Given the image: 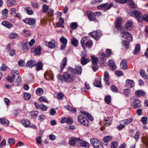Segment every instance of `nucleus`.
<instances>
[{
  "instance_id": "052dcab7",
  "label": "nucleus",
  "mask_w": 148,
  "mask_h": 148,
  "mask_svg": "<svg viewBox=\"0 0 148 148\" xmlns=\"http://www.w3.org/2000/svg\"><path fill=\"white\" fill-rule=\"evenodd\" d=\"M147 117H143L141 119V121L142 123L144 124L147 123Z\"/></svg>"
},
{
  "instance_id": "4468645a",
  "label": "nucleus",
  "mask_w": 148,
  "mask_h": 148,
  "mask_svg": "<svg viewBox=\"0 0 148 148\" xmlns=\"http://www.w3.org/2000/svg\"><path fill=\"white\" fill-rule=\"evenodd\" d=\"M23 21L25 23L29 25L34 24L35 23V21L34 19L31 18H27L24 19L23 20Z\"/></svg>"
},
{
  "instance_id": "72a5a7b5",
  "label": "nucleus",
  "mask_w": 148,
  "mask_h": 148,
  "mask_svg": "<svg viewBox=\"0 0 148 148\" xmlns=\"http://www.w3.org/2000/svg\"><path fill=\"white\" fill-rule=\"evenodd\" d=\"M0 122L2 124L7 126L9 123V121L5 118L0 119Z\"/></svg>"
},
{
  "instance_id": "2eb2a0df",
  "label": "nucleus",
  "mask_w": 148,
  "mask_h": 148,
  "mask_svg": "<svg viewBox=\"0 0 148 148\" xmlns=\"http://www.w3.org/2000/svg\"><path fill=\"white\" fill-rule=\"evenodd\" d=\"M108 65L110 68L111 69L114 70L116 69V66L115 65L114 62L113 60H109L108 62Z\"/></svg>"
},
{
  "instance_id": "4d7b16f0",
  "label": "nucleus",
  "mask_w": 148,
  "mask_h": 148,
  "mask_svg": "<svg viewBox=\"0 0 148 148\" xmlns=\"http://www.w3.org/2000/svg\"><path fill=\"white\" fill-rule=\"evenodd\" d=\"M31 97L30 94L27 93H25L24 94V99L26 100L29 99Z\"/></svg>"
},
{
  "instance_id": "473e14b6",
  "label": "nucleus",
  "mask_w": 148,
  "mask_h": 148,
  "mask_svg": "<svg viewBox=\"0 0 148 148\" xmlns=\"http://www.w3.org/2000/svg\"><path fill=\"white\" fill-rule=\"evenodd\" d=\"M72 45L75 47H77L78 45V40L75 38H73L71 39Z\"/></svg>"
},
{
  "instance_id": "b1692460",
  "label": "nucleus",
  "mask_w": 148,
  "mask_h": 148,
  "mask_svg": "<svg viewBox=\"0 0 148 148\" xmlns=\"http://www.w3.org/2000/svg\"><path fill=\"white\" fill-rule=\"evenodd\" d=\"M109 78V73L107 71H105L104 73V80L106 82V84L109 85L108 80Z\"/></svg>"
},
{
  "instance_id": "20e7f679",
  "label": "nucleus",
  "mask_w": 148,
  "mask_h": 148,
  "mask_svg": "<svg viewBox=\"0 0 148 148\" xmlns=\"http://www.w3.org/2000/svg\"><path fill=\"white\" fill-rule=\"evenodd\" d=\"M83 114H79L78 117V121L85 127H88L89 125L88 121L87 118Z\"/></svg>"
},
{
  "instance_id": "864d4df0",
  "label": "nucleus",
  "mask_w": 148,
  "mask_h": 148,
  "mask_svg": "<svg viewBox=\"0 0 148 148\" xmlns=\"http://www.w3.org/2000/svg\"><path fill=\"white\" fill-rule=\"evenodd\" d=\"M49 6L48 5L45 4L43 5L42 7V12L44 13L47 12L48 10Z\"/></svg>"
},
{
  "instance_id": "3c124183",
  "label": "nucleus",
  "mask_w": 148,
  "mask_h": 148,
  "mask_svg": "<svg viewBox=\"0 0 148 148\" xmlns=\"http://www.w3.org/2000/svg\"><path fill=\"white\" fill-rule=\"evenodd\" d=\"M126 3L131 6L132 8H135L134 3L132 0H126Z\"/></svg>"
},
{
  "instance_id": "4be33fe9",
  "label": "nucleus",
  "mask_w": 148,
  "mask_h": 148,
  "mask_svg": "<svg viewBox=\"0 0 148 148\" xmlns=\"http://www.w3.org/2000/svg\"><path fill=\"white\" fill-rule=\"evenodd\" d=\"M90 143L94 148L100 142L98 140L95 138H92L90 140Z\"/></svg>"
},
{
  "instance_id": "9b49d317",
  "label": "nucleus",
  "mask_w": 148,
  "mask_h": 148,
  "mask_svg": "<svg viewBox=\"0 0 148 148\" xmlns=\"http://www.w3.org/2000/svg\"><path fill=\"white\" fill-rule=\"evenodd\" d=\"M112 6V3H110L108 5V3H107L99 5L98 6V8L99 9H104V10H106L110 9Z\"/></svg>"
},
{
  "instance_id": "6e6552de",
  "label": "nucleus",
  "mask_w": 148,
  "mask_h": 148,
  "mask_svg": "<svg viewBox=\"0 0 148 148\" xmlns=\"http://www.w3.org/2000/svg\"><path fill=\"white\" fill-rule=\"evenodd\" d=\"M89 35L95 40H98L102 36V33L99 30H97L89 33Z\"/></svg>"
},
{
  "instance_id": "9d476101",
  "label": "nucleus",
  "mask_w": 148,
  "mask_h": 148,
  "mask_svg": "<svg viewBox=\"0 0 148 148\" xmlns=\"http://www.w3.org/2000/svg\"><path fill=\"white\" fill-rule=\"evenodd\" d=\"M89 20L91 21H97V20L95 16V13L90 11H87L86 12Z\"/></svg>"
},
{
  "instance_id": "e2e57ef3",
  "label": "nucleus",
  "mask_w": 148,
  "mask_h": 148,
  "mask_svg": "<svg viewBox=\"0 0 148 148\" xmlns=\"http://www.w3.org/2000/svg\"><path fill=\"white\" fill-rule=\"evenodd\" d=\"M66 123L68 124H71L73 122V120L70 117H68L67 118H66Z\"/></svg>"
},
{
  "instance_id": "ea45409f",
  "label": "nucleus",
  "mask_w": 148,
  "mask_h": 148,
  "mask_svg": "<svg viewBox=\"0 0 148 148\" xmlns=\"http://www.w3.org/2000/svg\"><path fill=\"white\" fill-rule=\"evenodd\" d=\"M25 10H26L27 14L29 15H32L34 13L33 11L29 7L25 8Z\"/></svg>"
},
{
  "instance_id": "cd10ccee",
  "label": "nucleus",
  "mask_w": 148,
  "mask_h": 148,
  "mask_svg": "<svg viewBox=\"0 0 148 148\" xmlns=\"http://www.w3.org/2000/svg\"><path fill=\"white\" fill-rule=\"evenodd\" d=\"M82 68L78 66L74 70V72L75 74L80 75L82 72Z\"/></svg>"
},
{
  "instance_id": "603ef678",
  "label": "nucleus",
  "mask_w": 148,
  "mask_h": 148,
  "mask_svg": "<svg viewBox=\"0 0 148 148\" xmlns=\"http://www.w3.org/2000/svg\"><path fill=\"white\" fill-rule=\"evenodd\" d=\"M23 34L25 36L28 37L30 35V32L29 30L24 29L23 31Z\"/></svg>"
},
{
  "instance_id": "6ab92c4d",
  "label": "nucleus",
  "mask_w": 148,
  "mask_h": 148,
  "mask_svg": "<svg viewBox=\"0 0 148 148\" xmlns=\"http://www.w3.org/2000/svg\"><path fill=\"white\" fill-rule=\"evenodd\" d=\"M120 66L121 69L126 70L127 69V60L123 59L120 64Z\"/></svg>"
},
{
  "instance_id": "0e129e2a",
  "label": "nucleus",
  "mask_w": 148,
  "mask_h": 148,
  "mask_svg": "<svg viewBox=\"0 0 148 148\" xmlns=\"http://www.w3.org/2000/svg\"><path fill=\"white\" fill-rule=\"evenodd\" d=\"M40 108L41 110L43 111H46L47 109V107L44 104L40 105Z\"/></svg>"
},
{
  "instance_id": "58836bf2",
  "label": "nucleus",
  "mask_w": 148,
  "mask_h": 148,
  "mask_svg": "<svg viewBox=\"0 0 148 148\" xmlns=\"http://www.w3.org/2000/svg\"><path fill=\"white\" fill-rule=\"evenodd\" d=\"M133 24L132 22L130 20L127 21L125 24V28H130L132 27Z\"/></svg>"
},
{
  "instance_id": "a211bd4d",
  "label": "nucleus",
  "mask_w": 148,
  "mask_h": 148,
  "mask_svg": "<svg viewBox=\"0 0 148 148\" xmlns=\"http://www.w3.org/2000/svg\"><path fill=\"white\" fill-rule=\"evenodd\" d=\"M45 77L48 80H52L53 78V75L51 72H47L45 73L44 75Z\"/></svg>"
},
{
  "instance_id": "4c0bfd02",
  "label": "nucleus",
  "mask_w": 148,
  "mask_h": 148,
  "mask_svg": "<svg viewBox=\"0 0 148 148\" xmlns=\"http://www.w3.org/2000/svg\"><path fill=\"white\" fill-rule=\"evenodd\" d=\"M140 46L139 44H137L136 46L135 47V48L134 49V53L135 54H137L140 51Z\"/></svg>"
},
{
  "instance_id": "0eeeda50",
  "label": "nucleus",
  "mask_w": 148,
  "mask_h": 148,
  "mask_svg": "<svg viewBox=\"0 0 148 148\" xmlns=\"http://www.w3.org/2000/svg\"><path fill=\"white\" fill-rule=\"evenodd\" d=\"M121 37L127 39L130 41H132L133 40L132 36L128 32L123 31L121 32Z\"/></svg>"
},
{
  "instance_id": "412c9836",
  "label": "nucleus",
  "mask_w": 148,
  "mask_h": 148,
  "mask_svg": "<svg viewBox=\"0 0 148 148\" xmlns=\"http://www.w3.org/2000/svg\"><path fill=\"white\" fill-rule=\"evenodd\" d=\"M80 112L86 116L90 120L92 121L94 120V118L92 117V115L86 112H84L83 110H81L80 111Z\"/></svg>"
},
{
  "instance_id": "37998d69",
  "label": "nucleus",
  "mask_w": 148,
  "mask_h": 148,
  "mask_svg": "<svg viewBox=\"0 0 148 148\" xmlns=\"http://www.w3.org/2000/svg\"><path fill=\"white\" fill-rule=\"evenodd\" d=\"M42 68V63L40 62H39L37 64L36 66V70L37 71L40 70Z\"/></svg>"
},
{
  "instance_id": "a18cd8bd",
  "label": "nucleus",
  "mask_w": 148,
  "mask_h": 148,
  "mask_svg": "<svg viewBox=\"0 0 148 148\" xmlns=\"http://www.w3.org/2000/svg\"><path fill=\"white\" fill-rule=\"evenodd\" d=\"M16 1L15 0H7V4L8 6H12L15 4Z\"/></svg>"
},
{
  "instance_id": "bf43d9fd",
  "label": "nucleus",
  "mask_w": 148,
  "mask_h": 148,
  "mask_svg": "<svg viewBox=\"0 0 148 148\" xmlns=\"http://www.w3.org/2000/svg\"><path fill=\"white\" fill-rule=\"evenodd\" d=\"M115 75L118 76H121L123 75V73L121 71L117 70L115 71Z\"/></svg>"
},
{
  "instance_id": "bb28decb",
  "label": "nucleus",
  "mask_w": 148,
  "mask_h": 148,
  "mask_svg": "<svg viewBox=\"0 0 148 148\" xmlns=\"http://www.w3.org/2000/svg\"><path fill=\"white\" fill-rule=\"evenodd\" d=\"M90 60V58H86L82 57L81 59V63L82 64L85 65L89 62Z\"/></svg>"
},
{
  "instance_id": "423d86ee",
  "label": "nucleus",
  "mask_w": 148,
  "mask_h": 148,
  "mask_svg": "<svg viewBox=\"0 0 148 148\" xmlns=\"http://www.w3.org/2000/svg\"><path fill=\"white\" fill-rule=\"evenodd\" d=\"M130 103L132 107L134 108H138L140 106L139 101L138 99L134 97H133L131 99Z\"/></svg>"
},
{
  "instance_id": "39448f33",
  "label": "nucleus",
  "mask_w": 148,
  "mask_h": 148,
  "mask_svg": "<svg viewBox=\"0 0 148 148\" xmlns=\"http://www.w3.org/2000/svg\"><path fill=\"white\" fill-rule=\"evenodd\" d=\"M77 145L78 146L88 148L89 144L87 142L83 140L81 137L77 138Z\"/></svg>"
},
{
  "instance_id": "ddd939ff",
  "label": "nucleus",
  "mask_w": 148,
  "mask_h": 148,
  "mask_svg": "<svg viewBox=\"0 0 148 148\" xmlns=\"http://www.w3.org/2000/svg\"><path fill=\"white\" fill-rule=\"evenodd\" d=\"M77 138L72 137L69 140V144L72 147H74L77 144Z\"/></svg>"
},
{
  "instance_id": "09e8293b",
  "label": "nucleus",
  "mask_w": 148,
  "mask_h": 148,
  "mask_svg": "<svg viewBox=\"0 0 148 148\" xmlns=\"http://www.w3.org/2000/svg\"><path fill=\"white\" fill-rule=\"evenodd\" d=\"M94 85L95 86L101 88L102 86L100 80L98 81H95L94 83Z\"/></svg>"
},
{
  "instance_id": "c9c22d12",
  "label": "nucleus",
  "mask_w": 148,
  "mask_h": 148,
  "mask_svg": "<svg viewBox=\"0 0 148 148\" xmlns=\"http://www.w3.org/2000/svg\"><path fill=\"white\" fill-rule=\"evenodd\" d=\"M18 37L19 35L15 33H12L9 36V37L12 39L16 38Z\"/></svg>"
},
{
  "instance_id": "f03ea898",
  "label": "nucleus",
  "mask_w": 148,
  "mask_h": 148,
  "mask_svg": "<svg viewBox=\"0 0 148 148\" xmlns=\"http://www.w3.org/2000/svg\"><path fill=\"white\" fill-rule=\"evenodd\" d=\"M133 13V14L139 21L141 22L144 20L148 22V14L143 16L140 12L136 10H134Z\"/></svg>"
},
{
  "instance_id": "2f4dec72",
  "label": "nucleus",
  "mask_w": 148,
  "mask_h": 148,
  "mask_svg": "<svg viewBox=\"0 0 148 148\" xmlns=\"http://www.w3.org/2000/svg\"><path fill=\"white\" fill-rule=\"evenodd\" d=\"M126 86L128 87L132 88L134 86V82L131 80H127L126 81Z\"/></svg>"
},
{
  "instance_id": "dca6fc26",
  "label": "nucleus",
  "mask_w": 148,
  "mask_h": 148,
  "mask_svg": "<svg viewBox=\"0 0 148 148\" xmlns=\"http://www.w3.org/2000/svg\"><path fill=\"white\" fill-rule=\"evenodd\" d=\"M67 58L66 57H64L62 60L60 64V68L61 71H62L64 69L67 64Z\"/></svg>"
},
{
  "instance_id": "6e6d98bb",
  "label": "nucleus",
  "mask_w": 148,
  "mask_h": 148,
  "mask_svg": "<svg viewBox=\"0 0 148 148\" xmlns=\"http://www.w3.org/2000/svg\"><path fill=\"white\" fill-rule=\"evenodd\" d=\"M123 45L125 47L127 48H128L129 47L130 42L127 41L125 40H123L122 42Z\"/></svg>"
},
{
  "instance_id": "c85d7f7f",
  "label": "nucleus",
  "mask_w": 148,
  "mask_h": 148,
  "mask_svg": "<svg viewBox=\"0 0 148 148\" xmlns=\"http://www.w3.org/2000/svg\"><path fill=\"white\" fill-rule=\"evenodd\" d=\"M88 38V37H84L81 40V43L82 45V46L84 50H86V47L84 46L85 42L87 41Z\"/></svg>"
},
{
  "instance_id": "338daca9",
  "label": "nucleus",
  "mask_w": 148,
  "mask_h": 148,
  "mask_svg": "<svg viewBox=\"0 0 148 148\" xmlns=\"http://www.w3.org/2000/svg\"><path fill=\"white\" fill-rule=\"evenodd\" d=\"M92 42L91 40L88 41L85 43L86 46L88 47H90L92 46Z\"/></svg>"
},
{
  "instance_id": "8fccbe9b",
  "label": "nucleus",
  "mask_w": 148,
  "mask_h": 148,
  "mask_svg": "<svg viewBox=\"0 0 148 148\" xmlns=\"http://www.w3.org/2000/svg\"><path fill=\"white\" fill-rule=\"evenodd\" d=\"M111 97L110 95H107L105 97V100L107 104H109L111 102Z\"/></svg>"
},
{
  "instance_id": "f257e3e1",
  "label": "nucleus",
  "mask_w": 148,
  "mask_h": 148,
  "mask_svg": "<svg viewBox=\"0 0 148 148\" xmlns=\"http://www.w3.org/2000/svg\"><path fill=\"white\" fill-rule=\"evenodd\" d=\"M7 80L10 82H12L14 80V85L19 86L21 84V79L18 71L15 70L13 72L12 75L6 77Z\"/></svg>"
},
{
  "instance_id": "f8f14e48",
  "label": "nucleus",
  "mask_w": 148,
  "mask_h": 148,
  "mask_svg": "<svg viewBox=\"0 0 148 148\" xmlns=\"http://www.w3.org/2000/svg\"><path fill=\"white\" fill-rule=\"evenodd\" d=\"M122 19L120 17L117 18L115 21V26L114 28H121Z\"/></svg>"
},
{
  "instance_id": "69168bd1",
  "label": "nucleus",
  "mask_w": 148,
  "mask_h": 148,
  "mask_svg": "<svg viewBox=\"0 0 148 148\" xmlns=\"http://www.w3.org/2000/svg\"><path fill=\"white\" fill-rule=\"evenodd\" d=\"M10 14L14 15L16 13V9L14 8H12L10 9Z\"/></svg>"
},
{
  "instance_id": "774afa93",
  "label": "nucleus",
  "mask_w": 148,
  "mask_h": 148,
  "mask_svg": "<svg viewBox=\"0 0 148 148\" xmlns=\"http://www.w3.org/2000/svg\"><path fill=\"white\" fill-rule=\"evenodd\" d=\"M112 148H116L117 146V143L116 142H112L110 145Z\"/></svg>"
},
{
  "instance_id": "5701e85b",
  "label": "nucleus",
  "mask_w": 148,
  "mask_h": 148,
  "mask_svg": "<svg viewBox=\"0 0 148 148\" xmlns=\"http://www.w3.org/2000/svg\"><path fill=\"white\" fill-rule=\"evenodd\" d=\"M135 94L138 97H140L145 95L146 93L143 90H138L135 91Z\"/></svg>"
},
{
  "instance_id": "49530a36",
  "label": "nucleus",
  "mask_w": 148,
  "mask_h": 148,
  "mask_svg": "<svg viewBox=\"0 0 148 148\" xmlns=\"http://www.w3.org/2000/svg\"><path fill=\"white\" fill-rule=\"evenodd\" d=\"M43 89L40 88H38L36 90V93L39 96L42 95L43 93Z\"/></svg>"
},
{
  "instance_id": "a19ab883",
  "label": "nucleus",
  "mask_w": 148,
  "mask_h": 148,
  "mask_svg": "<svg viewBox=\"0 0 148 148\" xmlns=\"http://www.w3.org/2000/svg\"><path fill=\"white\" fill-rule=\"evenodd\" d=\"M67 41V40L63 36H62L60 39V42L63 44L66 45Z\"/></svg>"
},
{
  "instance_id": "7ed1b4c3",
  "label": "nucleus",
  "mask_w": 148,
  "mask_h": 148,
  "mask_svg": "<svg viewBox=\"0 0 148 148\" xmlns=\"http://www.w3.org/2000/svg\"><path fill=\"white\" fill-rule=\"evenodd\" d=\"M75 79V76L71 73L66 72L64 74V81L66 83H72L74 81Z\"/></svg>"
},
{
  "instance_id": "5fc2aeb1",
  "label": "nucleus",
  "mask_w": 148,
  "mask_h": 148,
  "mask_svg": "<svg viewBox=\"0 0 148 148\" xmlns=\"http://www.w3.org/2000/svg\"><path fill=\"white\" fill-rule=\"evenodd\" d=\"M123 92L127 96H129L131 94L130 90L128 89H126L123 90Z\"/></svg>"
},
{
  "instance_id": "c756f323",
  "label": "nucleus",
  "mask_w": 148,
  "mask_h": 148,
  "mask_svg": "<svg viewBox=\"0 0 148 148\" xmlns=\"http://www.w3.org/2000/svg\"><path fill=\"white\" fill-rule=\"evenodd\" d=\"M28 44V42H26L24 44H22L21 45V47L23 51H26L28 50V48L27 46Z\"/></svg>"
},
{
  "instance_id": "e433bc0d",
  "label": "nucleus",
  "mask_w": 148,
  "mask_h": 148,
  "mask_svg": "<svg viewBox=\"0 0 148 148\" xmlns=\"http://www.w3.org/2000/svg\"><path fill=\"white\" fill-rule=\"evenodd\" d=\"M8 10L6 9H5L2 12V17L4 18H6L8 16Z\"/></svg>"
},
{
  "instance_id": "f3484780",
  "label": "nucleus",
  "mask_w": 148,
  "mask_h": 148,
  "mask_svg": "<svg viewBox=\"0 0 148 148\" xmlns=\"http://www.w3.org/2000/svg\"><path fill=\"white\" fill-rule=\"evenodd\" d=\"M133 119L132 118H130L126 119H125L120 121V124L124 125L126 126L132 122Z\"/></svg>"
},
{
  "instance_id": "7c9ffc66",
  "label": "nucleus",
  "mask_w": 148,
  "mask_h": 148,
  "mask_svg": "<svg viewBox=\"0 0 148 148\" xmlns=\"http://www.w3.org/2000/svg\"><path fill=\"white\" fill-rule=\"evenodd\" d=\"M2 24L7 28H11L13 27L12 25L8 21H3L2 22Z\"/></svg>"
},
{
  "instance_id": "79ce46f5",
  "label": "nucleus",
  "mask_w": 148,
  "mask_h": 148,
  "mask_svg": "<svg viewBox=\"0 0 148 148\" xmlns=\"http://www.w3.org/2000/svg\"><path fill=\"white\" fill-rule=\"evenodd\" d=\"M34 52L36 55L40 54L41 52L40 47L38 46L36 48L34 49Z\"/></svg>"
},
{
  "instance_id": "c03bdc74",
  "label": "nucleus",
  "mask_w": 148,
  "mask_h": 148,
  "mask_svg": "<svg viewBox=\"0 0 148 148\" xmlns=\"http://www.w3.org/2000/svg\"><path fill=\"white\" fill-rule=\"evenodd\" d=\"M112 139L111 136H107L104 137L103 138V140L106 143L110 141Z\"/></svg>"
},
{
  "instance_id": "393cba45",
  "label": "nucleus",
  "mask_w": 148,
  "mask_h": 148,
  "mask_svg": "<svg viewBox=\"0 0 148 148\" xmlns=\"http://www.w3.org/2000/svg\"><path fill=\"white\" fill-rule=\"evenodd\" d=\"M21 123L25 127H28L29 126L30 122L27 119H23L21 121Z\"/></svg>"
},
{
  "instance_id": "f704fd0d",
  "label": "nucleus",
  "mask_w": 148,
  "mask_h": 148,
  "mask_svg": "<svg viewBox=\"0 0 148 148\" xmlns=\"http://www.w3.org/2000/svg\"><path fill=\"white\" fill-rule=\"evenodd\" d=\"M105 121L106 122H108L106 123V126H108L111 124L112 121V119L111 117H108L106 118L105 119Z\"/></svg>"
},
{
  "instance_id": "1a4fd4ad",
  "label": "nucleus",
  "mask_w": 148,
  "mask_h": 148,
  "mask_svg": "<svg viewBox=\"0 0 148 148\" xmlns=\"http://www.w3.org/2000/svg\"><path fill=\"white\" fill-rule=\"evenodd\" d=\"M91 58L92 64V68L94 71H96L98 68V66L97 64L98 60L97 58L93 56H92Z\"/></svg>"
},
{
  "instance_id": "a878e982",
  "label": "nucleus",
  "mask_w": 148,
  "mask_h": 148,
  "mask_svg": "<svg viewBox=\"0 0 148 148\" xmlns=\"http://www.w3.org/2000/svg\"><path fill=\"white\" fill-rule=\"evenodd\" d=\"M47 45L49 48L53 49L56 46V42L55 41L52 40L48 42Z\"/></svg>"
},
{
  "instance_id": "680f3d73",
  "label": "nucleus",
  "mask_w": 148,
  "mask_h": 148,
  "mask_svg": "<svg viewBox=\"0 0 148 148\" xmlns=\"http://www.w3.org/2000/svg\"><path fill=\"white\" fill-rule=\"evenodd\" d=\"M78 27V25L77 22H73L70 24L71 28H77Z\"/></svg>"
},
{
  "instance_id": "aec40b11",
  "label": "nucleus",
  "mask_w": 148,
  "mask_h": 148,
  "mask_svg": "<svg viewBox=\"0 0 148 148\" xmlns=\"http://www.w3.org/2000/svg\"><path fill=\"white\" fill-rule=\"evenodd\" d=\"M37 63L34 60H31L27 62L26 66L28 67L32 68Z\"/></svg>"
},
{
  "instance_id": "de8ad7c7",
  "label": "nucleus",
  "mask_w": 148,
  "mask_h": 148,
  "mask_svg": "<svg viewBox=\"0 0 148 148\" xmlns=\"http://www.w3.org/2000/svg\"><path fill=\"white\" fill-rule=\"evenodd\" d=\"M141 76L145 79L147 78V75L144 70H142L140 71Z\"/></svg>"
},
{
  "instance_id": "13d9d810",
  "label": "nucleus",
  "mask_w": 148,
  "mask_h": 148,
  "mask_svg": "<svg viewBox=\"0 0 148 148\" xmlns=\"http://www.w3.org/2000/svg\"><path fill=\"white\" fill-rule=\"evenodd\" d=\"M8 142L10 145H12L14 143L15 140L13 138H9L8 140Z\"/></svg>"
}]
</instances>
